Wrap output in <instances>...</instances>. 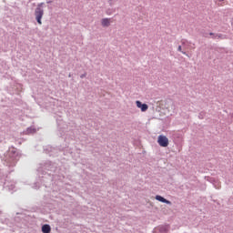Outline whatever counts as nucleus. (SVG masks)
<instances>
[{
  "instance_id": "obj_1",
  "label": "nucleus",
  "mask_w": 233,
  "mask_h": 233,
  "mask_svg": "<svg viewBox=\"0 0 233 233\" xmlns=\"http://www.w3.org/2000/svg\"><path fill=\"white\" fill-rule=\"evenodd\" d=\"M41 5H38V7L35 9V17L38 25H42L43 23L41 22V19H43V15L45 14V11L41 8Z\"/></svg>"
},
{
  "instance_id": "obj_3",
  "label": "nucleus",
  "mask_w": 233,
  "mask_h": 233,
  "mask_svg": "<svg viewBox=\"0 0 233 233\" xmlns=\"http://www.w3.org/2000/svg\"><path fill=\"white\" fill-rule=\"evenodd\" d=\"M136 105H137V108L141 109V112H147V110H148V105L143 104L139 100L136 101Z\"/></svg>"
},
{
  "instance_id": "obj_6",
  "label": "nucleus",
  "mask_w": 233,
  "mask_h": 233,
  "mask_svg": "<svg viewBox=\"0 0 233 233\" xmlns=\"http://www.w3.org/2000/svg\"><path fill=\"white\" fill-rule=\"evenodd\" d=\"M110 18L102 19V26H110Z\"/></svg>"
},
{
  "instance_id": "obj_4",
  "label": "nucleus",
  "mask_w": 233,
  "mask_h": 233,
  "mask_svg": "<svg viewBox=\"0 0 233 233\" xmlns=\"http://www.w3.org/2000/svg\"><path fill=\"white\" fill-rule=\"evenodd\" d=\"M156 199H157V201H160L161 203H167V205H170V204H171V202H170L169 200H167V198H163V197H161V196H159V195H157V196L156 197Z\"/></svg>"
},
{
  "instance_id": "obj_2",
  "label": "nucleus",
  "mask_w": 233,
  "mask_h": 233,
  "mask_svg": "<svg viewBox=\"0 0 233 233\" xmlns=\"http://www.w3.org/2000/svg\"><path fill=\"white\" fill-rule=\"evenodd\" d=\"M157 143L160 147H168V137L163 135H160L158 136Z\"/></svg>"
},
{
  "instance_id": "obj_5",
  "label": "nucleus",
  "mask_w": 233,
  "mask_h": 233,
  "mask_svg": "<svg viewBox=\"0 0 233 233\" xmlns=\"http://www.w3.org/2000/svg\"><path fill=\"white\" fill-rule=\"evenodd\" d=\"M51 230H52V228H50V225H48V224H46L42 227L43 233H50Z\"/></svg>"
},
{
  "instance_id": "obj_7",
  "label": "nucleus",
  "mask_w": 233,
  "mask_h": 233,
  "mask_svg": "<svg viewBox=\"0 0 233 233\" xmlns=\"http://www.w3.org/2000/svg\"><path fill=\"white\" fill-rule=\"evenodd\" d=\"M177 50H178V52H181V50H182L181 46H178Z\"/></svg>"
}]
</instances>
